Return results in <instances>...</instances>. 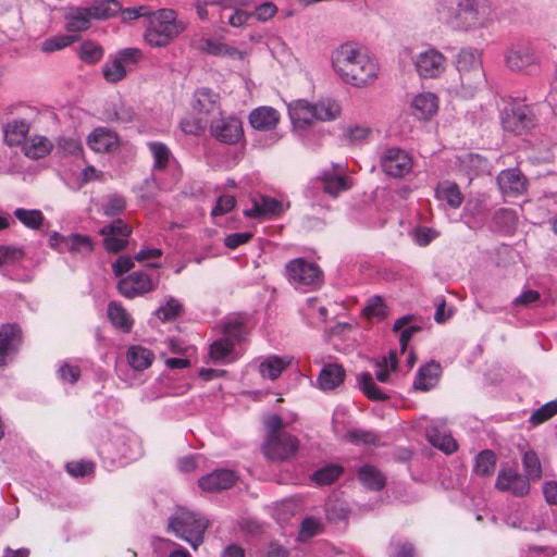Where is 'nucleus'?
Returning a JSON list of instances; mask_svg holds the SVG:
<instances>
[{
	"label": "nucleus",
	"mask_w": 557,
	"mask_h": 557,
	"mask_svg": "<svg viewBox=\"0 0 557 557\" xmlns=\"http://www.w3.org/2000/svg\"><path fill=\"white\" fill-rule=\"evenodd\" d=\"M331 66L343 83L355 88L372 85L380 73L376 59L354 41L342 44L331 52Z\"/></svg>",
	"instance_id": "f257e3e1"
},
{
	"label": "nucleus",
	"mask_w": 557,
	"mask_h": 557,
	"mask_svg": "<svg viewBox=\"0 0 557 557\" xmlns=\"http://www.w3.org/2000/svg\"><path fill=\"white\" fill-rule=\"evenodd\" d=\"M290 421L277 414H271L264 420L267 436L262 450L268 459L283 461L297 453L299 448L297 437L284 431Z\"/></svg>",
	"instance_id": "f03ea898"
},
{
	"label": "nucleus",
	"mask_w": 557,
	"mask_h": 557,
	"mask_svg": "<svg viewBox=\"0 0 557 557\" xmlns=\"http://www.w3.org/2000/svg\"><path fill=\"white\" fill-rule=\"evenodd\" d=\"M460 77V86H455L451 91L460 97H472L474 91L484 82L481 53L476 49H461L456 61Z\"/></svg>",
	"instance_id": "7ed1b4c3"
},
{
	"label": "nucleus",
	"mask_w": 557,
	"mask_h": 557,
	"mask_svg": "<svg viewBox=\"0 0 557 557\" xmlns=\"http://www.w3.org/2000/svg\"><path fill=\"white\" fill-rule=\"evenodd\" d=\"M248 332L239 318L226 319L222 324V337L210 345L209 356L215 363H232L239 358L235 344L242 342Z\"/></svg>",
	"instance_id": "20e7f679"
},
{
	"label": "nucleus",
	"mask_w": 557,
	"mask_h": 557,
	"mask_svg": "<svg viewBox=\"0 0 557 557\" xmlns=\"http://www.w3.org/2000/svg\"><path fill=\"white\" fill-rule=\"evenodd\" d=\"M176 536L197 549L203 542L208 520L185 507L176 506Z\"/></svg>",
	"instance_id": "39448f33"
},
{
	"label": "nucleus",
	"mask_w": 557,
	"mask_h": 557,
	"mask_svg": "<svg viewBox=\"0 0 557 557\" xmlns=\"http://www.w3.org/2000/svg\"><path fill=\"white\" fill-rule=\"evenodd\" d=\"M149 24L145 32V40L151 47H165L174 34V11L171 9H161L151 12Z\"/></svg>",
	"instance_id": "423d86ee"
},
{
	"label": "nucleus",
	"mask_w": 557,
	"mask_h": 557,
	"mask_svg": "<svg viewBox=\"0 0 557 557\" xmlns=\"http://www.w3.org/2000/svg\"><path fill=\"white\" fill-rule=\"evenodd\" d=\"M491 8L475 0H465L458 4L455 28L471 30L486 27L491 22Z\"/></svg>",
	"instance_id": "0eeeda50"
},
{
	"label": "nucleus",
	"mask_w": 557,
	"mask_h": 557,
	"mask_svg": "<svg viewBox=\"0 0 557 557\" xmlns=\"http://www.w3.org/2000/svg\"><path fill=\"white\" fill-rule=\"evenodd\" d=\"M411 61L417 75L422 79H436L447 67L446 57L433 47L414 53Z\"/></svg>",
	"instance_id": "6e6552de"
},
{
	"label": "nucleus",
	"mask_w": 557,
	"mask_h": 557,
	"mask_svg": "<svg viewBox=\"0 0 557 557\" xmlns=\"http://www.w3.org/2000/svg\"><path fill=\"white\" fill-rule=\"evenodd\" d=\"M380 166L387 176L401 178L411 172L413 159L405 149L387 147L380 156Z\"/></svg>",
	"instance_id": "1a4fd4ad"
},
{
	"label": "nucleus",
	"mask_w": 557,
	"mask_h": 557,
	"mask_svg": "<svg viewBox=\"0 0 557 557\" xmlns=\"http://www.w3.org/2000/svg\"><path fill=\"white\" fill-rule=\"evenodd\" d=\"M286 276L297 288L315 287L321 282V270L317 264L298 258L286 264Z\"/></svg>",
	"instance_id": "9d476101"
},
{
	"label": "nucleus",
	"mask_w": 557,
	"mask_h": 557,
	"mask_svg": "<svg viewBox=\"0 0 557 557\" xmlns=\"http://www.w3.org/2000/svg\"><path fill=\"white\" fill-rule=\"evenodd\" d=\"M211 135L219 141L234 145L244 137L242 121L236 115H221L210 124Z\"/></svg>",
	"instance_id": "9b49d317"
},
{
	"label": "nucleus",
	"mask_w": 557,
	"mask_h": 557,
	"mask_svg": "<svg viewBox=\"0 0 557 557\" xmlns=\"http://www.w3.org/2000/svg\"><path fill=\"white\" fill-rule=\"evenodd\" d=\"M99 234L103 237L104 249L110 253H117L127 246L132 228L123 220L116 219L102 226Z\"/></svg>",
	"instance_id": "f8f14e48"
},
{
	"label": "nucleus",
	"mask_w": 557,
	"mask_h": 557,
	"mask_svg": "<svg viewBox=\"0 0 557 557\" xmlns=\"http://www.w3.org/2000/svg\"><path fill=\"white\" fill-rule=\"evenodd\" d=\"M23 342L22 331L15 323L0 326V367H5L17 355Z\"/></svg>",
	"instance_id": "ddd939ff"
},
{
	"label": "nucleus",
	"mask_w": 557,
	"mask_h": 557,
	"mask_svg": "<svg viewBox=\"0 0 557 557\" xmlns=\"http://www.w3.org/2000/svg\"><path fill=\"white\" fill-rule=\"evenodd\" d=\"M505 64L512 72H525L537 63L533 49L524 44H513L504 53Z\"/></svg>",
	"instance_id": "4468645a"
},
{
	"label": "nucleus",
	"mask_w": 557,
	"mask_h": 557,
	"mask_svg": "<svg viewBox=\"0 0 557 557\" xmlns=\"http://www.w3.org/2000/svg\"><path fill=\"white\" fill-rule=\"evenodd\" d=\"M116 287L122 296L133 299L150 292L152 283L148 274L136 271L120 280Z\"/></svg>",
	"instance_id": "2eb2a0df"
},
{
	"label": "nucleus",
	"mask_w": 557,
	"mask_h": 557,
	"mask_svg": "<svg viewBox=\"0 0 557 557\" xmlns=\"http://www.w3.org/2000/svg\"><path fill=\"white\" fill-rule=\"evenodd\" d=\"M440 108L438 97L431 91H421L414 95L410 101L412 115L422 121L431 120L437 114Z\"/></svg>",
	"instance_id": "dca6fc26"
},
{
	"label": "nucleus",
	"mask_w": 557,
	"mask_h": 557,
	"mask_svg": "<svg viewBox=\"0 0 557 557\" xmlns=\"http://www.w3.org/2000/svg\"><path fill=\"white\" fill-rule=\"evenodd\" d=\"M497 184L506 197H518L527 191V178L517 168L503 170L497 176Z\"/></svg>",
	"instance_id": "f3484780"
},
{
	"label": "nucleus",
	"mask_w": 557,
	"mask_h": 557,
	"mask_svg": "<svg viewBox=\"0 0 557 557\" xmlns=\"http://www.w3.org/2000/svg\"><path fill=\"white\" fill-rule=\"evenodd\" d=\"M315 114L314 104L307 100L299 99L288 104V115L296 132L310 126L315 121Z\"/></svg>",
	"instance_id": "a211bd4d"
},
{
	"label": "nucleus",
	"mask_w": 557,
	"mask_h": 557,
	"mask_svg": "<svg viewBox=\"0 0 557 557\" xmlns=\"http://www.w3.org/2000/svg\"><path fill=\"white\" fill-rule=\"evenodd\" d=\"M496 487L515 496H525L530 491L528 479L512 469H504L498 473Z\"/></svg>",
	"instance_id": "6ab92c4d"
},
{
	"label": "nucleus",
	"mask_w": 557,
	"mask_h": 557,
	"mask_svg": "<svg viewBox=\"0 0 557 557\" xmlns=\"http://www.w3.org/2000/svg\"><path fill=\"white\" fill-rule=\"evenodd\" d=\"M531 123L529 110L523 106L512 107L502 115L504 129L513 134H521L531 126Z\"/></svg>",
	"instance_id": "aec40b11"
},
{
	"label": "nucleus",
	"mask_w": 557,
	"mask_h": 557,
	"mask_svg": "<svg viewBox=\"0 0 557 557\" xmlns=\"http://www.w3.org/2000/svg\"><path fill=\"white\" fill-rule=\"evenodd\" d=\"M237 480V475L232 470L218 469L202 476L199 480V486L205 492H219L230 488Z\"/></svg>",
	"instance_id": "412c9836"
},
{
	"label": "nucleus",
	"mask_w": 557,
	"mask_h": 557,
	"mask_svg": "<svg viewBox=\"0 0 557 557\" xmlns=\"http://www.w3.org/2000/svg\"><path fill=\"white\" fill-rule=\"evenodd\" d=\"M87 145L96 152H110L117 147L119 138L114 132L97 127L88 135Z\"/></svg>",
	"instance_id": "4be33fe9"
},
{
	"label": "nucleus",
	"mask_w": 557,
	"mask_h": 557,
	"mask_svg": "<svg viewBox=\"0 0 557 557\" xmlns=\"http://www.w3.org/2000/svg\"><path fill=\"white\" fill-rule=\"evenodd\" d=\"M30 129V122L25 119H13L3 124L4 143L10 147L20 146L25 144L27 135Z\"/></svg>",
	"instance_id": "5701e85b"
},
{
	"label": "nucleus",
	"mask_w": 557,
	"mask_h": 557,
	"mask_svg": "<svg viewBox=\"0 0 557 557\" xmlns=\"http://www.w3.org/2000/svg\"><path fill=\"white\" fill-rule=\"evenodd\" d=\"M280 122V113L272 107H259L249 114V123L255 129L271 131Z\"/></svg>",
	"instance_id": "b1692460"
},
{
	"label": "nucleus",
	"mask_w": 557,
	"mask_h": 557,
	"mask_svg": "<svg viewBox=\"0 0 557 557\" xmlns=\"http://www.w3.org/2000/svg\"><path fill=\"white\" fill-rule=\"evenodd\" d=\"M345 379V370L338 363H326L322 367L317 379V386L324 392L339 386Z\"/></svg>",
	"instance_id": "393cba45"
},
{
	"label": "nucleus",
	"mask_w": 557,
	"mask_h": 557,
	"mask_svg": "<svg viewBox=\"0 0 557 557\" xmlns=\"http://www.w3.org/2000/svg\"><path fill=\"white\" fill-rule=\"evenodd\" d=\"M283 211V203L274 198L261 196L253 200L252 207L245 211L249 218H270Z\"/></svg>",
	"instance_id": "a878e982"
},
{
	"label": "nucleus",
	"mask_w": 557,
	"mask_h": 557,
	"mask_svg": "<svg viewBox=\"0 0 557 557\" xmlns=\"http://www.w3.org/2000/svg\"><path fill=\"white\" fill-rule=\"evenodd\" d=\"M65 28L71 33L85 32L90 27L92 16L89 8H70L65 16Z\"/></svg>",
	"instance_id": "bb28decb"
},
{
	"label": "nucleus",
	"mask_w": 557,
	"mask_h": 557,
	"mask_svg": "<svg viewBox=\"0 0 557 557\" xmlns=\"http://www.w3.org/2000/svg\"><path fill=\"white\" fill-rule=\"evenodd\" d=\"M442 369L438 362L431 361L422 366L414 379L413 387L423 392L433 388L440 379Z\"/></svg>",
	"instance_id": "cd10ccee"
},
{
	"label": "nucleus",
	"mask_w": 557,
	"mask_h": 557,
	"mask_svg": "<svg viewBox=\"0 0 557 557\" xmlns=\"http://www.w3.org/2000/svg\"><path fill=\"white\" fill-rule=\"evenodd\" d=\"M290 357H278L275 355L263 358L259 363V372L263 379L276 380L282 372L292 363Z\"/></svg>",
	"instance_id": "c85d7f7f"
},
{
	"label": "nucleus",
	"mask_w": 557,
	"mask_h": 557,
	"mask_svg": "<svg viewBox=\"0 0 557 557\" xmlns=\"http://www.w3.org/2000/svg\"><path fill=\"white\" fill-rule=\"evenodd\" d=\"M506 523L511 528L524 531H537L542 525V521L528 508H520L510 513L506 519Z\"/></svg>",
	"instance_id": "c756f323"
},
{
	"label": "nucleus",
	"mask_w": 557,
	"mask_h": 557,
	"mask_svg": "<svg viewBox=\"0 0 557 557\" xmlns=\"http://www.w3.org/2000/svg\"><path fill=\"white\" fill-rule=\"evenodd\" d=\"M426 437L428 441L438 449L443 450L446 454H451L457 449V443L451 436L450 433L446 432L443 429H440L437 423L433 422L431 425L426 428Z\"/></svg>",
	"instance_id": "7c9ffc66"
},
{
	"label": "nucleus",
	"mask_w": 557,
	"mask_h": 557,
	"mask_svg": "<svg viewBox=\"0 0 557 557\" xmlns=\"http://www.w3.org/2000/svg\"><path fill=\"white\" fill-rule=\"evenodd\" d=\"M438 201L446 203L449 208L457 209L462 203L463 197L458 185L450 181L438 183L435 189Z\"/></svg>",
	"instance_id": "2f4dec72"
},
{
	"label": "nucleus",
	"mask_w": 557,
	"mask_h": 557,
	"mask_svg": "<svg viewBox=\"0 0 557 557\" xmlns=\"http://www.w3.org/2000/svg\"><path fill=\"white\" fill-rule=\"evenodd\" d=\"M154 359L153 352L140 345H132L126 352V360L129 367L135 371L148 369Z\"/></svg>",
	"instance_id": "473e14b6"
},
{
	"label": "nucleus",
	"mask_w": 557,
	"mask_h": 557,
	"mask_svg": "<svg viewBox=\"0 0 557 557\" xmlns=\"http://www.w3.org/2000/svg\"><path fill=\"white\" fill-rule=\"evenodd\" d=\"M413 315H404L397 319L394 323L393 331L399 334L400 351L405 354L409 342L412 336L420 332L421 327L418 324L412 323Z\"/></svg>",
	"instance_id": "72a5a7b5"
},
{
	"label": "nucleus",
	"mask_w": 557,
	"mask_h": 557,
	"mask_svg": "<svg viewBox=\"0 0 557 557\" xmlns=\"http://www.w3.org/2000/svg\"><path fill=\"white\" fill-rule=\"evenodd\" d=\"M108 318L112 325L123 333H129L133 329L134 320L122 304L117 301H111L108 305Z\"/></svg>",
	"instance_id": "f704fd0d"
},
{
	"label": "nucleus",
	"mask_w": 557,
	"mask_h": 557,
	"mask_svg": "<svg viewBox=\"0 0 557 557\" xmlns=\"http://www.w3.org/2000/svg\"><path fill=\"white\" fill-rule=\"evenodd\" d=\"M94 248L95 243L91 237L87 235L73 233L66 236L64 251H69L74 256H89L94 251Z\"/></svg>",
	"instance_id": "c9c22d12"
},
{
	"label": "nucleus",
	"mask_w": 557,
	"mask_h": 557,
	"mask_svg": "<svg viewBox=\"0 0 557 557\" xmlns=\"http://www.w3.org/2000/svg\"><path fill=\"white\" fill-rule=\"evenodd\" d=\"M200 49L209 54L218 57H228L232 59H244V52L236 48L228 47L224 42L214 38H206L200 42Z\"/></svg>",
	"instance_id": "e433bc0d"
},
{
	"label": "nucleus",
	"mask_w": 557,
	"mask_h": 557,
	"mask_svg": "<svg viewBox=\"0 0 557 557\" xmlns=\"http://www.w3.org/2000/svg\"><path fill=\"white\" fill-rule=\"evenodd\" d=\"M317 184L331 196H337L339 193L349 188L345 177L326 171L320 175L317 180Z\"/></svg>",
	"instance_id": "4c0bfd02"
},
{
	"label": "nucleus",
	"mask_w": 557,
	"mask_h": 557,
	"mask_svg": "<svg viewBox=\"0 0 557 557\" xmlns=\"http://www.w3.org/2000/svg\"><path fill=\"white\" fill-rule=\"evenodd\" d=\"M24 152L32 159H40L50 153L51 141L45 136H33L24 144Z\"/></svg>",
	"instance_id": "58836bf2"
},
{
	"label": "nucleus",
	"mask_w": 557,
	"mask_h": 557,
	"mask_svg": "<svg viewBox=\"0 0 557 557\" xmlns=\"http://www.w3.org/2000/svg\"><path fill=\"white\" fill-rule=\"evenodd\" d=\"M375 377L381 383L391 381V373L394 372L398 364V352L389 351L387 356L376 360Z\"/></svg>",
	"instance_id": "ea45409f"
},
{
	"label": "nucleus",
	"mask_w": 557,
	"mask_h": 557,
	"mask_svg": "<svg viewBox=\"0 0 557 557\" xmlns=\"http://www.w3.org/2000/svg\"><path fill=\"white\" fill-rule=\"evenodd\" d=\"M89 8L94 20H107L115 16L122 10V5L116 0L95 1Z\"/></svg>",
	"instance_id": "a19ab883"
},
{
	"label": "nucleus",
	"mask_w": 557,
	"mask_h": 557,
	"mask_svg": "<svg viewBox=\"0 0 557 557\" xmlns=\"http://www.w3.org/2000/svg\"><path fill=\"white\" fill-rule=\"evenodd\" d=\"M219 96L209 88H199L194 95L193 108L200 113L211 112L216 103Z\"/></svg>",
	"instance_id": "79ce46f5"
},
{
	"label": "nucleus",
	"mask_w": 557,
	"mask_h": 557,
	"mask_svg": "<svg viewBox=\"0 0 557 557\" xmlns=\"http://www.w3.org/2000/svg\"><path fill=\"white\" fill-rule=\"evenodd\" d=\"M360 482L370 490L379 491L385 484V478L383 474L373 466H363L358 472Z\"/></svg>",
	"instance_id": "37998d69"
},
{
	"label": "nucleus",
	"mask_w": 557,
	"mask_h": 557,
	"mask_svg": "<svg viewBox=\"0 0 557 557\" xmlns=\"http://www.w3.org/2000/svg\"><path fill=\"white\" fill-rule=\"evenodd\" d=\"M314 110L317 112L315 120L333 121L341 115L342 108L337 101L325 98L314 104Z\"/></svg>",
	"instance_id": "c03bdc74"
},
{
	"label": "nucleus",
	"mask_w": 557,
	"mask_h": 557,
	"mask_svg": "<svg viewBox=\"0 0 557 557\" xmlns=\"http://www.w3.org/2000/svg\"><path fill=\"white\" fill-rule=\"evenodd\" d=\"M14 216L26 227L30 230H39L45 221V215L37 209L17 208Z\"/></svg>",
	"instance_id": "a18cd8bd"
},
{
	"label": "nucleus",
	"mask_w": 557,
	"mask_h": 557,
	"mask_svg": "<svg viewBox=\"0 0 557 557\" xmlns=\"http://www.w3.org/2000/svg\"><path fill=\"white\" fill-rule=\"evenodd\" d=\"M358 384L362 393L371 400H384L388 396L374 382L373 376L366 372L358 377Z\"/></svg>",
	"instance_id": "49530a36"
},
{
	"label": "nucleus",
	"mask_w": 557,
	"mask_h": 557,
	"mask_svg": "<svg viewBox=\"0 0 557 557\" xmlns=\"http://www.w3.org/2000/svg\"><path fill=\"white\" fill-rule=\"evenodd\" d=\"M302 313L311 324L324 322L327 319V309L320 304L319 299L313 297L307 299L302 307Z\"/></svg>",
	"instance_id": "de8ad7c7"
},
{
	"label": "nucleus",
	"mask_w": 557,
	"mask_h": 557,
	"mask_svg": "<svg viewBox=\"0 0 557 557\" xmlns=\"http://www.w3.org/2000/svg\"><path fill=\"white\" fill-rule=\"evenodd\" d=\"M458 5L455 0H440L436 4L437 18L444 23L455 27L457 23Z\"/></svg>",
	"instance_id": "09e8293b"
},
{
	"label": "nucleus",
	"mask_w": 557,
	"mask_h": 557,
	"mask_svg": "<svg viewBox=\"0 0 557 557\" xmlns=\"http://www.w3.org/2000/svg\"><path fill=\"white\" fill-rule=\"evenodd\" d=\"M102 74L107 82L115 84L126 76L124 64L116 57L107 61L102 67Z\"/></svg>",
	"instance_id": "8fccbe9b"
},
{
	"label": "nucleus",
	"mask_w": 557,
	"mask_h": 557,
	"mask_svg": "<svg viewBox=\"0 0 557 557\" xmlns=\"http://www.w3.org/2000/svg\"><path fill=\"white\" fill-rule=\"evenodd\" d=\"M78 57L88 64H95L103 57V49L94 41H85L78 48Z\"/></svg>",
	"instance_id": "3c124183"
},
{
	"label": "nucleus",
	"mask_w": 557,
	"mask_h": 557,
	"mask_svg": "<svg viewBox=\"0 0 557 557\" xmlns=\"http://www.w3.org/2000/svg\"><path fill=\"white\" fill-rule=\"evenodd\" d=\"M496 466V457L491 450L481 451L474 465V471L480 475H490L494 472Z\"/></svg>",
	"instance_id": "603ef678"
},
{
	"label": "nucleus",
	"mask_w": 557,
	"mask_h": 557,
	"mask_svg": "<svg viewBox=\"0 0 557 557\" xmlns=\"http://www.w3.org/2000/svg\"><path fill=\"white\" fill-rule=\"evenodd\" d=\"M342 472L343 469L339 466L329 465L317 470L312 475V480L318 485H329L332 484L335 480H337Z\"/></svg>",
	"instance_id": "864d4df0"
},
{
	"label": "nucleus",
	"mask_w": 557,
	"mask_h": 557,
	"mask_svg": "<svg viewBox=\"0 0 557 557\" xmlns=\"http://www.w3.org/2000/svg\"><path fill=\"white\" fill-rule=\"evenodd\" d=\"M364 317L369 320H382L386 317L387 309L383 299L379 296L372 297L362 310Z\"/></svg>",
	"instance_id": "5fc2aeb1"
},
{
	"label": "nucleus",
	"mask_w": 557,
	"mask_h": 557,
	"mask_svg": "<svg viewBox=\"0 0 557 557\" xmlns=\"http://www.w3.org/2000/svg\"><path fill=\"white\" fill-rule=\"evenodd\" d=\"M525 478L529 480H540L542 468L539 457L534 451H525L522 458Z\"/></svg>",
	"instance_id": "6e6d98bb"
},
{
	"label": "nucleus",
	"mask_w": 557,
	"mask_h": 557,
	"mask_svg": "<svg viewBox=\"0 0 557 557\" xmlns=\"http://www.w3.org/2000/svg\"><path fill=\"white\" fill-rule=\"evenodd\" d=\"M126 200L122 195L113 194L108 196L102 206V212L108 218H114L124 212Z\"/></svg>",
	"instance_id": "4d7b16f0"
},
{
	"label": "nucleus",
	"mask_w": 557,
	"mask_h": 557,
	"mask_svg": "<svg viewBox=\"0 0 557 557\" xmlns=\"http://www.w3.org/2000/svg\"><path fill=\"white\" fill-rule=\"evenodd\" d=\"M149 150L153 156V168L156 170H163L170 158V149L161 143L152 141L148 144Z\"/></svg>",
	"instance_id": "13d9d810"
},
{
	"label": "nucleus",
	"mask_w": 557,
	"mask_h": 557,
	"mask_svg": "<svg viewBox=\"0 0 557 557\" xmlns=\"http://www.w3.org/2000/svg\"><path fill=\"white\" fill-rule=\"evenodd\" d=\"M77 40V36L75 35H59L51 38L46 39L42 42V51L45 52H54L61 50L65 47L71 46L73 42Z\"/></svg>",
	"instance_id": "bf43d9fd"
},
{
	"label": "nucleus",
	"mask_w": 557,
	"mask_h": 557,
	"mask_svg": "<svg viewBox=\"0 0 557 557\" xmlns=\"http://www.w3.org/2000/svg\"><path fill=\"white\" fill-rule=\"evenodd\" d=\"M372 129L363 124L347 127L345 136L354 145H360L369 140Z\"/></svg>",
	"instance_id": "052dcab7"
},
{
	"label": "nucleus",
	"mask_w": 557,
	"mask_h": 557,
	"mask_svg": "<svg viewBox=\"0 0 557 557\" xmlns=\"http://www.w3.org/2000/svg\"><path fill=\"white\" fill-rule=\"evenodd\" d=\"M557 413V399L544 404L542 407L536 409L530 417V422L533 425H537L548 420Z\"/></svg>",
	"instance_id": "680f3d73"
},
{
	"label": "nucleus",
	"mask_w": 557,
	"mask_h": 557,
	"mask_svg": "<svg viewBox=\"0 0 557 557\" xmlns=\"http://www.w3.org/2000/svg\"><path fill=\"white\" fill-rule=\"evenodd\" d=\"M322 530V523L319 519H314L312 517H307L302 520L300 530H299V539L305 541L317 534H319Z\"/></svg>",
	"instance_id": "e2e57ef3"
},
{
	"label": "nucleus",
	"mask_w": 557,
	"mask_h": 557,
	"mask_svg": "<svg viewBox=\"0 0 557 557\" xmlns=\"http://www.w3.org/2000/svg\"><path fill=\"white\" fill-rule=\"evenodd\" d=\"M24 258L22 248L12 246H0V265L14 264Z\"/></svg>",
	"instance_id": "0e129e2a"
},
{
	"label": "nucleus",
	"mask_w": 557,
	"mask_h": 557,
	"mask_svg": "<svg viewBox=\"0 0 557 557\" xmlns=\"http://www.w3.org/2000/svg\"><path fill=\"white\" fill-rule=\"evenodd\" d=\"M66 471L74 478L85 476L94 472L95 465L91 461L79 460L67 462Z\"/></svg>",
	"instance_id": "69168bd1"
},
{
	"label": "nucleus",
	"mask_w": 557,
	"mask_h": 557,
	"mask_svg": "<svg viewBox=\"0 0 557 557\" xmlns=\"http://www.w3.org/2000/svg\"><path fill=\"white\" fill-rule=\"evenodd\" d=\"M325 513L329 520L338 521L346 519L348 510L343 503L329 499L325 504Z\"/></svg>",
	"instance_id": "338daca9"
},
{
	"label": "nucleus",
	"mask_w": 557,
	"mask_h": 557,
	"mask_svg": "<svg viewBox=\"0 0 557 557\" xmlns=\"http://www.w3.org/2000/svg\"><path fill=\"white\" fill-rule=\"evenodd\" d=\"M495 222L496 224L502 225L505 231H510L515 227L517 218L512 210L500 209L495 214Z\"/></svg>",
	"instance_id": "774afa93"
}]
</instances>
